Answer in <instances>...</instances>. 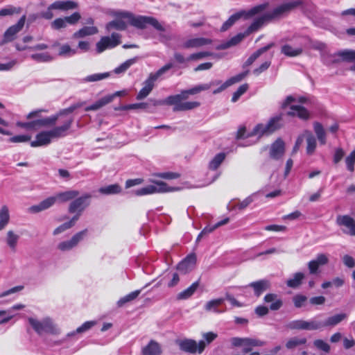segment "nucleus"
I'll use <instances>...</instances> for the list:
<instances>
[{"label": "nucleus", "instance_id": "f257e3e1", "mask_svg": "<svg viewBox=\"0 0 355 355\" xmlns=\"http://www.w3.org/2000/svg\"><path fill=\"white\" fill-rule=\"evenodd\" d=\"M221 83L220 80H213L209 83L196 85L191 89L182 90L180 94L168 96L164 101L150 99V102L153 106L166 104L173 105V112H182L191 110L198 107L200 103L198 101H185L189 95H195L202 91L209 89L212 86L218 85Z\"/></svg>", "mask_w": 355, "mask_h": 355}, {"label": "nucleus", "instance_id": "f03ea898", "mask_svg": "<svg viewBox=\"0 0 355 355\" xmlns=\"http://www.w3.org/2000/svg\"><path fill=\"white\" fill-rule=\"evenodd\" d=\"M73 123V117H66L62 125L55 126L51 130H44L37 134L35 140L31 142V146L35 148L47 146L51 144L52 139L65 137Z\"/></svg>", "mask_w": 355, "mask_h": 355}, {"label": "nucleus", "instance_id": "7ed1b4c3", "mask_svg": "<svg viewBox=\"0 0 355 355\" xmlns=\"http://www.w3.org/2000/svg\"><path fill=\"white\" fill-rule=\"evenodd\" d=\"M117 17L121 18H126L128 19L130 24L140 29H144L148 24L154 27L156 30L160 31L159 35V40L161 42L165 43L171 40V37L165 33V28L158 21V20L153 17L148 16H135L133 14L128 12H121L116 15Z\"/></svg>", "mask_w": 355, "mask_h": 355}, {"label": "nucleus", "instance_id": "20e7f679", "mask_svg": "<svg viewBox=\"0 0 355 355\" xmlns=\"http://www.w3.org/2000/svg\"><path fill=\"white\" fill-rule=\"evenodd\" d=\"M173 67V64L169 62L161 67L157 72L150 73L148 78L144 81V87L137 94L136 98L137 100H142L146 98L153 89L155 82L158 79V78L171 69Z\"/></svg>", "mask_w": 355, "mask_h": 355}, {"label": "nucleus", "instance_id": "39448f33", "mask_svg": "<svg viewBox=\"0 0 355 355\" xmlns=\"http://www.w3.org/2000/svg\"><path fill=\"white\" fill-rule=\"evenodd\" d=\"M268 6V3H263L259 5H257L249 10H241L229 17V19L225 21L223 26H221L220 31H225L228 28H230L236 21H238L241 17H244L245 19H249L257 14L261 13L263 10H265Z\"/></svg>", "mask_w": 355, "mask_h": 355}, {"label": "nucleus", "instance_id": "423d86ee", "mask_svg": "<svg viewBox=\"0 0 355 355\" xmlns=\"http://www.w3.org/2000/svg\"><path fill=\"white\" fill-rule=\"evenodd\" d=\"M46 112L45 110H37L28 113L26 116L27 119H31L35 118L36 119L32 121L33 129L34 130H38L41 128L51 127L55 125L57 121L61 118L60 112H58L55 114L50 116L49 117L40 118V114L42 112Z\"/></svg>", "mask_w": 355, "mask_h": 355}, {"label": "nucleus", "instance_id": "0eeeda50", "mask_svg": "<svg viewBox=\"0 0 355 355\" xmlns=\"http://www.w3.org/2000/svg\"><path fill=\"white\" fill-rule=\"evenodd\" d=\"M283 126L282 114L271 118L266 124L259 123L252 130L250 136L268 135Z\"/></svg>", "mask_w": 355, "mask_h": 355}, {"label": "nucleus", "instance_id": "6e6552de", "mask_svg": "<svg viewBox=\"0 0 355 355\" xmlns=\"http://www.w3.org/2000/svg\"><path fill=\"white\" fill-rule=\"evenodd\" d=\"M28 321L34 331L39 335L44 333L51 334H58L60 333L59 328L49 317L44 318L42 320L31 317L28 318Z\"/></svg>", "mask_w": 355, "mask_h": 355}, {"label": "nucleus", "instance_id": "1a4fd4ad", "mask_svg": "<svg viewBox=\"0 0 355 355\" xmlns=\"http://www.w3.org/2000/svg\"><path fill=\"white\" fill-rule=\"evenodd\" d=\"M296 45L284 44L281 48V53L287 57H297L302 54L304 48L309 42V38L306 36H295Z\"/></svg>", "mask_w": 355, "mask_h": 355}, {"label": "nucleus", "instance_id": "9d476101", "mask_svg": "<svg viewBox=\"0 0 355 355\" xmlns=\"http://www.w3.org/2000/svg\"><path fill=\"white\" fill-rule=\"evenodd\" d=\"M286 326L291 330L314 331L321 329L320 321L316 320H295L288 322Z\"/></svg>", "mask_w": 355, "mask_h": 355}, {"label": "nucleus", "instance_id": "9b49d317", "mask_svg": "<svg viewBox=\"0 0 355 355\" xmlns=\"http://www.w3.org/2000/svg\"><path fill=\"white\" fill-rule=\"evenodd\" d=\"M121 44V35L113 33L111 36L102 37L96 43V51L101 53L107 49H113Z\"/></svg>", "mask_w": 355, "mask_h": 355}, {"label": "nucleus", "instance_id": "f8f14e48", "mask_svg": "<svg viewBox=\"0 0 355 355\" xmlns=\"http://www.w3.org/2000/svg\"><path fill=\"white\" fill-rule=\"evenodd\" d=\"M175 191L173 188H169L164 182H156L154 184L148 185L140 188L134 191L136 196H145L155 193H164Z\"/></svg>", "mask_w": 355, "mask_h": 355}, {"label": "nucleus", "instance_id": "ddd939ff", "mask_svg": "<svg viewBox=\"0 0 355 355\" xmlns=\"http://www.w3.org/2000/svg\"><path fill=\"white\" fill-rule=\"evenodd\" d=\"M178 345L181 350L192 354L196 352L200 354L203 352L206 347V344L204 340H200L198 343H197L194 340L191 339H184L183 340H180L178 343Z\"/></svg>", "mask_w": 355, "mask_h": 355}, {"label": "nucleus", "instance_id": "4468645a", "mask_svg": "<svg viewBox=\"0 0 355 355\" xmlns=\"http://www.w3.org/2000/svg\"><path fill=\"white\" fill-rule=\"evenodd\" d=\"M336 224L342 227L344 234L355 236V220L349 215H339L336 217Z\"/></svg>", "mask_w": 355, "mask_h": 355}, {"label": "nucleus", "instance_id": "2eb2a0df", "mask_svg": "<svg viewBox=\"0 0 355 355\" xmlns=\"http://www.w3.org/2000/svg\"><path fill=\"white\" fill-rule=\"evenodd\" d=\"M87 234V229L76 233L70 240L60 242L58 245V249L61 251H68L73 249L86 236Z\"/></svg>", "mask_w": 355, "mask_h": 355}, {"label": "nucleus", "instance_id": "dca6fc26", "mask_svg": "<svg viewBox=\"0 0 355 355\" xmlns=\"http://www.w3.org/2000/svg\"><path fill=\"white\" fill-rule=\"evenodd\" d=\"M26 21V15H23L18 22L9 27L3 35L1 42L2 44L13 41L16 38L17 34L23 28Z\"/></svg>", "mask_w": 355, "mask_h": 355}, {"label": "nucleus", "instance_id": "f3484780", "mask_svg": "<svg viewBox=\"0 0 355 355\" xmlns=\"http://www.w3.org/2000/svg\"><path fill=\"white\" fill-rule=\"evenodd\" d=\"M91 196L85 194L80 198L73 200L69 207V212L71 214L76 213V215L80 216L83 210L89 205Z\"/></svg>", "mask_w": 355, "mask_h": 355}, {"label": "nucleus", "instance_id": "a211bd4d", "mask_svg": "<svg viewBox=\"0 0 355 355\" xmlns=\"http://www.w3.org/2000/svg\"><path fill=\"white\" fill-rule=\"evenodd\" d=\"M329 262L328 257L324 254H319L316 258L308 263V268L311 275H315L318 272L320 266H324Z\"/></svg>", "mask_w": 355, "mask_h": 355}, {"label": "nucleus", "instance_id": "6ab92c4d", "mask_svg": "<svg viewBox=\"0 0 355 355\" xmlns=\"http://www.w3.org/2000/svg\"><path fill=\"white\" fill-rule=\"evenodd\" d=\"M196 263V257L195 254L188 255L177 266V270L181 274H187L191 272L195 267Z\"/></svg>", "mask_w": 355, "mask_h": 355}, {"label": "nucleus", "instance_id": "aec40b11", "mask_svg": "<svg viewBox=\"0 0 355 355\" xmlns=\"http://www.w3.org/2000/svg\"><path fill=\"white\" fill-rule=\"evenodd\" d=\"M348 315L345 313H340L331 315L326 318L324 321H320V328L333 327L343 321L347 320Z\"/></svg>", "mask_w": 355, "mask_h": 355}, {"label": "nucleus", "instance_id": "412c9836", "mask_svg": "<svg viewBox=\"0 0 355 355\" xmlns=\"http://www.w3.org/2000/svg\"><path fill=\"white\" fill-rule=\"evenodd\" d=\"M285 144L282 139H277L271 144L270 157L273 159H280L284 154Z\"/></svg>", "mask_w": 355, "mask_h": 355}, {"label": "nucleus", "instance_id": "4be33fe9", "mask_svg": "<svg viewBox=\"0 0 355 355\" xmlns=\"http://www.w3.org/2000/svg\"><path fill=\"white\" fill-rule=\"evenodd\" d=\"M300 4V1H291L288 3H286L284 4L280 5L279 6L275 8L271 13H268L270 16H271V19L279 17L284 13H286L291 10L294 9L297 6H298Z\"/></svg>", "mask_w": 355, "mask_h": 355}, {"label": "nucleus", "instance_id": "5701e85b", "mask_svg": "<svg viewBox=\"0 0 355 355\" xmlns=\"http://www.w3.org/2000/svg\"><path fill=\"white\" fill-rule=\"evenodd\" d=\"M58 201V198L51 196L40 202L38 205H33L28 210L31 213H39L52 207Z\"/></svg>", "mask_w": 355, "mask_h": 355}, {"label": "nucleus", "instance_id": "b1692460", "mask_svg": "<svg viewBox=\"0 0 355 355\" xmlns=\"http://www.w3.org/2000/svg\"><path fill=\"white\" fill-rule=\"evenodd\" d=\"M248 71H246L230 78V79L227 80L224 83L221 84V85L218 88L214 90L213 94H218L225 90V89H227L228 87L241 81L248 75Z\"/></svg>", "mask_w": 355, "mask_h": 355}, {"label": "nucleus", "instance_id": "393cba45", "mask_svg": "<svg viewBox=\"0 0 355 355\" xmlns=\"http://www.w3.org/2000/svg\"><path fill=\"white\" fill-rule=\"evenodd\" d=\"M248 286L252 288L254 295L259 297L264 291L270 288V283L267 279H261L251 282Z\"/></svg>", "mask_w": 355, "mask_h": 355}, {"label": "nucleus", "instance_id": "a878e982", "mask_svg": "<svg viewBox=\"0 0 355 355\" xmlns=\"http://www.w3.org/2000/svg\"><path fill=\"white\" fill-rule=\"evenodd\" d=\"M162 349L161 345L154 340H151L146 346L141 349L142 355H161Z\"/></svg>", "mask_w": 355, "mask_h": 355}, {"label": "nucleus", "instance_id": "bb28decb", "mask_svg": "<svg viewBox=\"0 0 355 355\" xmlns=\"http://www.w3.org/2000/svg\"><path fill=\"white\" fill-rule=\"evenodd\" d=\"M211 43V40L210 39L205 37H197L188 40L183 44L182 47L184 49L196 48L210 44Z\"/></svg>", "mask_w": 355, "mask_h": 355}, {"label": "nucleus", "instance_id": "cd10ccee", "mask_svg": "<svg viewBox=\"0 0 355 355\" xmlns=\"http://www.w3.org/2000/svg\"><path fill=\"white\" fill-rule=\"evenodd\" d=\"M266 303H270V309L272 311L279 310L283 305L282 300L276 294L268 293L264 297Z\"/></svg>", "mask_w": 355, "mask_h": 355}, {"label": "nucleus", "instance_id": "c85d7f7f", "mask_svg": "<svg viewBox=\"0 0 355 355\" xmlns=\"http://www.w3.org/2000/svg\"><path fill=\"white\" fill-rule=\"evenodd\" d=\"M270 19L271 16H270L268 13L265 14L261 17L256 19L246 30V34L249 35L251 33L259 30L266 21H269Z\"/></svg>", "mask_w": 355, "mask_h": 355}, {"label": "nucleus", "instance_id": "c756f323", "mask_svg": "<svg viewBox=\"0 0 355 355\" xmlns=\"http://www.w3.org/2000/svg\"><path fill=\"white\" fill-rule=\"evenodd\" d=\"M303 136L304 137L306 141V153L311 155L313 154L316 148V139L315 137L313 135V134L309 130H305L303 132Z\"/></svg>", "mask_w": 355, "mask_h": 355}, {"label": "nucleus", "instance_id": "7c9ffc66", "mask_svg": "<svg viewBox=\"0 0 355 355\" xmlns=\"http://www.w3.org/2000/svg\"><path fill=\"white\" fill-rule=\"evenodd\" d=\"M288 114L293 116H297L303 120H306L309 117V113L307 110L301 105H292L291 107V111L288 112Z\"/></svg>", "mask_w": 355, "mask_h": 355}, {"label": "nucleus", "instance_id": "2f4dec72", "mask_svg": "<svg viewBox=\"0 0 355 355\" xmlns=\"http://www.w3.org/2000/svg\"><path fill=\"white\" fill-rule=\"evenodd\" d=\"M225 300V298L221 297L208 301L205 304V310L208 312L213 311L216 313H221L224 312V311L218 309V306L224 302Z\"/></svg>", "mask_w": 355, "mask_h": 355}, {"label": "nucleus", "instance_id": "473e14b6", "mask_svg": "<svg viewBox=\"0 0 355 355\" xmlns=\"http://www.w3.org/2000/svg\"><path fill=\"white\" fill-rule=\"evenodd\" d=\"M78 7V3L75 1H57L51 4V8H55L57 10H67L74 9Z\"/></svg>", "mask_w": 355, "mask_h": 355}, {"label": "nucleus", "instance_id": "72a5a7b5", "mask_svg": "<svg viewBox=\"0 0 355 355\" xmlns=\"http://www.w3.org/2000/svg\"><path fill=\"white\" fill-rule=\"evenodd\" d=\"M337 55L341 58L343 61L353 62L350 67L352 71H355V50H344L337 53Z\"/></svg>", "mask_w": 355, "mask_h": 355}, {"label": "nucleus", "instance_id": "f704fd0d", "mask_svg": "<svg viewBox=\"0 0 355 355\" xmlns=\"http://www.w3.org/2000/svg\"><path fill=\"white\" fill-rule=\"evenodd\" d=\"M275 46V44L273 42H271L268 44V45L260 48L257 51H256L254 53H252L248 59L245 62V66H250L251 65L259 56H261L263 53L268 51L270 49H271L272 46Z\"/></svg>", "mask_w": 355, "mask_h": 355}, {"label": "nucleus", "instance_id": "c9c22d12", "mask_svg": "<svg viewBox=\"0 0 355 355\" xmlns=\"http://www.w3.org/2000/svg\"><path fill=\"white\" fill-rule=\"evenodd\" d=\"M313 129L320 144L324 145L327 142V134L322 125L319 122H315L313 123Z\"/></svg>", "mask_w": 355, "mask_h": 355}, {"label": "nucleus", "instance_id": "e433bc0d", "mask_svg": "<svg viewBox=\"0 0 355 355\" xmlns=\"http://www.w3.org/2000/svg\"><path fill=\"white\" fill-rule=\"evenodd\" d=\"M19 239V236L15 233L14 231H8L6 237V242L11 250L15 251Z\"/></svg>", "mask_w": 355, "mask_h": 355}, {"label": "nucleus", "instance_id": "4c0bfd02", "mask_svg": "<svg viewBox=\"0 0 355 355\" xmlns=\"http://www.w3.org/2000/svg\"><path fill=\"white\" fill-rule=\"evenodd\" d=\"M98 33V28L95 26H84L75 32L73 38H81L88 35H92Z\"/></svg>", "mask_w": 355, "mask_h": 355}, {"label": "nucleus", "instance_id": "58836bf2", "mask_svg": "<svg viewBox=\"0 0 355 355\" xmlns=\"http://www.w3.org/2000/svg\"><path fill=\"white\" fill-rule=\"evenodd\" d=\"M78 218H79V215H75L74 216L72 217V218L69 221L64 223L60 225V226H58V227H56L53 230V235H58V234L66 231L67 230L70 229L71 227L74 226L76 222L78 220Z\"/></svg>", "mask_w": 355, "mask_h": 355}, {"label": "nucleus", "instance_id": "ea45409f", "mask_svg": "<svg viewBox=\"0 0 355 355\" xmlns=\"http://www.w3.org/2000/svg\"><path fill=\"white\" fill-rule=\"evenodd\" d=\"M112 102V98L111 97H103L97 101H96L92 105L87 106L85 108V110L87 112L89 111H96L99 110L100 108L103 107V106L106 105L107 104Z\"/></svg>", "mask_w": 355, "mask_h": 355}, {"label": "nucleus", "instance_id": "a19ab883", "mask_svg": "<svg viewBox=\"0 0 355 355\" xmlns=\"http://www.w3.org/2000/svg\"><path fill=\"white\" fill-rule=\"evenodd\" d=\"M198 282H193L189 287L179 293L178 295V300H186L190 297L197 290L198 287Z\"/></svg>", "mask_w": 355, "mask_h": 355}, {"label": "nucleus", "instance_id": "79ce46f5", "mask_svg": "<svg viewBox=\"0 0 355 355\" xmlns=\"http://www.w3.org/2000/svg\"><path fill=\"white\" fill-rule=\"evenodd\" d=\"M225 157L226 155L224 153H219L216 154L210 161L209 164V168L212 171L216 170L225 160Z\"/></svg>", "mask_w": 355, "mask_h": 355}, {"label": "nucleus", "instance_id": "37998d69", "mask_svg": "<svg viewBox=\"0 0 355 355\" xmlns=\"http://www.w3.org/2000/svg\"><path fill=\"white\" fill-rule=\"evenodd\" d=\"M31 58L37 62H48L53 60V57L49 52L33 53Z\"/></svg>", "mask_w": 355, "mask_h": 355}, {"label": "nucleus", "instance_id": "c03bdc74", "mask_svg": "<svg viewBox=\"0 0 355 355\" xmlns=\"http://www.w3.org/2000/svg\"><path fill=\"white\" fill-rule=\"evenodd\" d=\"M10 220L9 211L7 206L3 205L0 209V231L5 228Z\"/></svg>", "mask_w": 355, "mask_h": 355}, {"label": "nucleus", "instance_id": "a18cd8bd", "mask_svg": "<svg viewBox=\"0 0 355 355\" xmlns=\"http://www.w3.org/2000/svg\"><path fill=\"white\" fill-rule=\"evenodd\" d=\"M306 342V338L293 337L286 342V347L288 349H293L300 345H305Z\"/></svg>", "mask_w": 355, "mask_h": 355}, {"label": "nucleus", "instance_id": "49530a36", "mask_svg": "<svg viewBox=\"0 0 355 355\" xmlns=\"http://www.w3.org/2000/svg\"><path fill=\"white\" fill-rule=\"evenodd\" d=\"M304 278V275L302 272H296L294 274L293 278L287 280L286 285L290 288H297L302 284V281Z\"/></svg>", "mask_w": 355, "mask_h": 355}, {"label": "nucleus", "instance_id": "de8ad7c7", "mask_svg": "<svg viewBox=\"0 0 355 355\" xmlns=\"http://www.w3.org/2000/svg\"><path fill=\"white\" fill-rule=\"evenodd\" d=\"M127 28V25L124 21L121 19H117L109 22L106 25V29L110 31L112 29H116L119 31H123Z\"/></svg>", "mask_w": 355, "mask_h": 355}, {"label": "nucleus", "instance_id": "09e8293b", "mask_svg": "<svg viewBox=\"0 0 355 355\" xmlns=\"http://www.w3.org/2000/svg\"><path fill=\"white\" fill-rule=\"evenodd\" d=\"M248 35V34H246V32L245 33H239L236 35L232 37L230 40H228L227 42L223 44L221 46V49H227L232 46H235L238 44L239 42H241L245 36Z\"/></svg>", "mask_w": 355, "mask_h": 355}, {"label": "nucleus", "instance_id": "8fccbe9b", "mask_svg": "<svg viewBox=\"0 0 355 355\" xmlns=\"http://www.w3.org/2000/svg\"><path fill=\"white\" fill-rule=\"evenodd\" d=\"M78 194L79 193L77 191H67L57 194L55 198H58V201L66 202L76 198Z\"/></svg>", "mask_w": 355, "mask_h": 355}, {"label": "nucleus", "instance_id": "3c124183", "mask_svg": "<svg viewBox=\"0 0 355 355\" xmlns=\"http://www.w3.org/2000/svg\"><path fill=\"white\" fill-rule=\"evenodd\" d=\"M137 60V58H131L125 62H123L119 67L114 69V72L116 74H120L125 73L132 64H134Z\"/></svg>", "mask_w": 355, "mask_h": 355}, {"label": "nucleus", "instance_id": "603ef678", "mask_svg": "<svg viewBox=\"0 0 355 355\" xmlns=\"http://www.w3.org/2000/svg\"><path fill=\"white\" fill-rule=\"evenodd\" d=\"M121 191V189L120 186L116 184H110L106 187H101L99 189V192L105 195L116 194L120 193Z\"/></svg>", "mask_w": 355, "mask_h": 355}, {"label": "nucleus", "instance_id": "864d4df0", "mask_svg": "<svg viewBox=\"0 0 355 355\" xmlns=\"http://www.w3.org/2000/svg\"><path fill=\"white\" fill-rule=\"evenodd\" d=\"M141 293L140 290H137L133 292H131L130 293L125 295L124 297H121L118 302L117 304L119 306H123L125 304L131 302L136 299L139 293Z\"/></svg>", "mask_w": 355, "mask_h": 355}, {"label": "nucleus", "instance_id": "5fc2aeb1", "mask_svg": "<svg viewBox=\"0 0 355 355\" xmlns=\"http://www.w3.org/2000/svg\"><path fill=\"white\" fill-rule=\"evenodd\" d=\"M86 104V102L85 101H80V102H78V103H76L73 105H71V106H69V107L67 108H65V109H62V110H60L59 111L60 112V115H61L62 117H65L67 116L68 114L72 113L73 111H75L76 109L78 108H80L81 107H83V105H85Z\"/></svg>", "mask_w": 355, "mask_h": 355}, {"label": "nucleus", "instance_id": "6e6d98bb", "mask_svg": "<svg viewBox=\"0 0 355 355\" xmlns=\"http://www.w3.org/2000/svg\"><path fill=\"white\" fill-rule=\"evenodd\" d=\"M77 53V50L71 48L69 44H63L60 46L58 55L64 57H71Z\"/></svg>", "mask_w": 355, "mask_h": 355}, {"label": "nucleus", "instance_id": "4d7b16f0", "mask_svg": "<svg viewBox=\"0 0 355 355\" xmlns=\"http://www.w3.org/2000/svg\"><path fill=\"white\" fill-rule=\"evenodd\" d=\"M21 12V8L20 7H15L12 6H9L6 8H2L0 10V16L4 17L7 15H12L13 14H19Z\"/></svg>", "mask_w": 355, "mask_h": 355}, {"label": "nucleus", "instance_id": "13d9d810", "mask_svg": "<svg viewBox=\"0 0 355 355\" xmlns=\"http://www.w3.org/2000/svg\"><path fill=\"white\" fill-rule=\"evenodd\" d=\"M248 85L247 83H245L241 86H239V87L238 88V89L234 92L233 95H232V101L233 103H235L236 102L239 98L243 94H245L247 90L248 89Z\"/></svg>", "mask_w": 355, "mask_h": 355}, {"label": "nucleus", "instance_id": "bf43d9fd", "mask_svg": "<svg viewBox=\"0 0 355 355\" xmlns=\"http://www.w3.org/2000/svg\"><path fill=\"white\" fill-rule=\"evenodd\" d=\"M109 76L110 73L107 72L102 73H94L87 76L85 78L84 80L85 82H96L108 78Z\"/></svg>", "mask_w": 355, "mask_h": 355}, {"label": "nucleus", "instance_id": "052dcab7", "mask_svg": "<svg viewBox=\"0 0 355 355\" xmlns=\"http://www.w3.org/2000/svg\"><path fill=\"white\" fill-rule=\"evenodd\" d=\"M345 164L349 171L351 173L354 171L355 150L351 152V153L345 158Z\"/></svg>", "mask_w": 355, "mask_h": 355}, {"label": "nucleus", "instance_id": "680f3d73", "mask_svg": "<svg viewBox=\"0 0 355 355\" xmlns=\"http://www.w3.org/2000/svg\"><path fill=\"white\" fill-rule=\"evenodd\" d=\"M313 345L320 350H322L326 353L330 352V345L322 339H316L313 341Z\"/></svg>", "mask_w": 355, "mask_h": 355}, {"label": "nucleus", "instance_id": "e2e57ef3", "mask_svg": "<svg viewBox=\"0 0 355 355\" xmlns=\"http://www.w3.org/2000/svg\"><path fill=\"white\" fill-rule=\"evenodd\" d=\"M148 107V103H138L134 104H130L124 106H121L116 110H126L132 109H147Z\"/></svg>", "mask_w": 355, "mask_h": 355}, {"label": "nucleus", "instance_id": "0e129e2a", "mask_svg": "<svg viewBox=\"0 0 355 355\" xmlns=\"http://www.w3.org/2000/svg\"><path fill=\"white\" fill-rule=\"evenodd\" d=\"M307 301V297L303 295H296L293 297V302L296 308L304 306Z\"/></svg>", "mask_w": 355, "mask_h": 355}, {"label": "nucleus", "instance_id": "69168bd1", "mask_svg": "<svg viewBox=\"0 0 355 355\" xmlns=\"http://www.w3.org/2000/svg\"><path fill=\"white\" fill-rule=\"evenodd\" d=\"M96 324L94 321H87L84 322L80 327H78L75 332L71 333V335H74L75 333L81 334L84 333L89 329H90L92 327H94Z\"/></svg>", "mask_w": 355, "mask_h": 355}, {"label": "nucleus", "instance_id": "338daca9", "mask_svg": "<svg viewBox=\"0 0 355 355\" xmlns=\"http://www.w3.org/2000/svg\"><path fill=\"white\" fill-rule=\"evenodd\" d=\"M66 26H67V22L65 21L64 17L55 19L51 23V28L55 30H59L60 28H65Z\"/></svg>", "mask_w": 355, "mask_h": 355}, {"label": "nucleus", "instance_id": "774afa93", "mask_svg": "<svg viewBox=\"0 0 355 355\" xmlns=\"http://www.w3.org/2000/svg\"><path fill=\"white\" fill-rule=\"evenodd\" d=\"M31 136L21 135H16L10 139V141L12 143H24L31 140Z\"/></svg>", "mask_w": 355, "mask_h": 355}]
</instances>
